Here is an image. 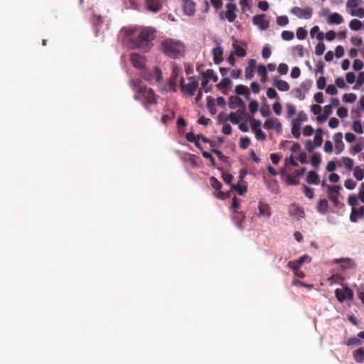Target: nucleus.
<instances>
[{
  "label": "nucleus",
  "instance_id": "7ed1b4c3",
  "mask_svg": "<svg viewBox=\"0 0 364 364\" xmlns=\"http://www.w3.org/2000/svg\"><path fill=\"white\" fill-rule=\"evenodd\" d=\"M160 48L165 55L173 59L183 57L186 51V46L182 41L170 38L161 41Z\"/></svg>",
  "mask_w": 364,
  "mask_h": 364
},
{
  "label": "nucleus",
  "instance_id": "f8f14e48",
  "mask_svg": "<svg viewBox=\"0 0 364 364\" xmlns=\"http://www.w3.org/2000/svg\"><path fill=\"white\" fill-rule=\"evenodd\" d=\"M265 14L255 15L252 18V22L255 25L258 26L262 31L267 30L269 27V22L264 19Z\"/></svg>",
  "mask_w": 364,
  "mask_h": 364
},
{
  "label": "nucleus",
  "instance_id": "680f3d73",
  "mask_svg": "<svg viewBox=\"0 0 364 364\" xmlns=\"http://www.w3.org/2000/svg\"><path fill=\"white\" fill-rule=\"evenodd\" d=\"M259 107V104L256 100L251 101L249 105V109L252 114H254L257 112Z\"/></svg>",
  "mask_w": 364,
  "mask_h": 364
},
{
  "label": "nucleus",
  "instance_id": "de8ad7c7",
  "mask_svg": "<svg viewBox=\"0 0 364 364\" xmlns=\"http://www.w3.org/2000/svg\"><path fill=\"white\" fill-rule=\"evenodd\" d=\"M352 127L353 130L356 133L362 134L363 132L361 122L359 120L354 121Z\"/></svg>",
  "mask_w": 364,
  "mask_h": 364
},
{
  "label": "nucleus",
  "instance_id": "e433bc0d",
  "mask_svg": "<svg viewBox=\"0 0 364 364\" xmlns=\"http://www.w3.org/2000/svg\"><path fill=\"white\" fill-rule=\"evenodd\" d=\"M349 27L353 31H358L362 28V22L358 19H353L350 21Z\"/></svg>",
  "mask_w": 364,
  "mask_h": 364
},
{
  "label": "nucleus",
  "instance_id": "603ef678",
  "mask_svg": "<svg viewBox=\"0 0 364 364\" xmlns=\"http://www.w3.org/2000/svg\"><path fill=\"white\" fill-rule=\"evenodd\" d=\"M287 118H291L296 114V107L292 105L287 104Z\"/></svg>",
  "mask_w": 364,
  "mask_h": 364
},
{
  "label": "nucleus",
  "instance_id": "cd10ccee",
  "mask_svg": "<svg viewBox=\"0 0 364 364\" xmlns=\"http://www.w3.org/2000/svg\"><path fill=\"white\" fill-rule=\"evenodd\" d=\"M242 183V181H238L236 185H231V189L237 191L238 194L240 196H243L247 191V186Z\"/></svg>",
  "mask_w": 364,
  "mask_h": 364
},
{
  "label": "nucleus",
  "instance_id": "f704fd0d",
  "mask_svg": "<svg viewBox=\"0 0 364 364\" xmlns=\"http://www.w3.org/2000/svg\"><path fill=\"white\" fill-rule=\"evenodd\" d=\"M257 73L259 75L262 77L261 80L264 82L266 80V77L267 76V67L264 65H259L257 67Z\"/></svg>",
  "mask_w": 364,
  "mask_h": 364
},
{
  "label": "nucleus",
  "instance_id": "a19ab883",
  "mask_svg": "<svg viewBox=\"0 0 364 364\" xmlns=\"http://www.w3.org/2000/svg\"><path fill=\"white\" fill-rule=\"evenodd\" d=\"M342 161H343V163L345 166V168L347 169V170H351L353 167V165H354V162H353V160L352 159H350V157H348V156H345V157H343L342 158Z\"/></svg>",
  "mask_w": 364,
  "mask_h": 364
},
{
  "label": "nucleus",
  "instance_id": "a18cd8bd",
  "mask_svg": "<svg viewBox=\"0 0 364 364\" xmlns=\"http://www.w3.org/2000/svg\"><path fill=\"white\" fill-rule=\"evenodd\" d=\"M250 139L247 136L240 139V147L242 149H246L250 145Z\"/></svg>",
  "mask_w": 364,
  "mask_h": 364
},
{
  "label": "nucleus",
  "instance_id": "2f4dec72",
  "mask_svg": "<svg viewBox=\"0 0 364 364\" xmlns=\"http://www.w3.org/2000/svg\"><path fill=\"white\" fill-rule=\"evenodd\" d=\"M200 74L203 75V77H205L207 79L212 80L213 82H216L218 80V77L215 75L213 70L208 69L206 71H201Z\"/></svg>",
  "mask_w": 364,
  "mask_h": 364
},
{
  "label": "nucleus",
  "instance_id": "4c0bfd02",
  "mask_svg": "<svg viewBox=\"0 0 364 364\" xmlns=\"http://www.w3.org/2000/svg\"><path fill=\"white\" fill-rule=\"evenodd\" d=\"M211 152L216 154L217 156L219 158V159L224 162V163H228L229 161H228V157L225 156L222 151H220V150L218 149H211Z\"/></svg>",
  "mask_w": 364,
  "mask_h": 364
},
{
  "label": "nucleus",
  "instance_id": "4be33fe9",
  "mask_svg": "<svg viewBox=\"0 0 364 364\" xmlns=\"http://www.w3.org/2000/svg\"><path fill=\"white\" fill-rule=\"evenodd\" d=\"M259 215L269 218L271 215L270 207L268 204L260 202L259 204Z\"/></svg>",
  "mask_w": 364,
  "mask_h": 364
},
{
  "label": "nucleus",
  "instance_id": "f3484780",
  "mask_svg": "<svg viewBox=\"0 0 364 364\" xmlns=\"http://www.w3.org/2000/svg\"><path fill=\"white\" fill-rule=\"evenodd\" d=\"M184 13L188 16H193L196 13V5L192 0H183Z\"/></svg>",
  "mask_w": 364,
  "mask_h": 364
},
{
  "label": "nucleus",
  "instance_id": "864d4df0",
  "mask_svg": "<svg viewBox=\"0 0 364 364\" xmlns=\"http://www.w3.org/2000/svg\"><path fill=\"white\" fill-rule=\"evenodd\" d=\"M326 49L325 44L323 42L318 43L315 48V53L317 55H321L323 54Z\"/></svg>",
  "mask_w": 364,
  "mask_h": 364
},
{
  "label": "nucleus",
  "instance_id": "79ce46f5",
  "mask_svg": "<svg viewBox=\"0 0 364 364\" xmlns=\"http://www.w3.org/2000/svg\"><path fill=\"white\" fill-rule=\"evenodd\" d=\"M236 94L239 95H244L246 94H249L248 88L243 85H238L236 86L235 90Z\"/></svg>",
  "mask_w": 364,
  "mask_h": 364
},
{
  "label": "nucleus",
  "instance_id": "bf43d9fd",
  "mask_svg": "<svg viewBox=\"0 0 364 364\" xmlns=\"http://www.w3.org/2000/svg\"><path fill=\"white\" fill-rule=\"evenodd\" d=\"M267 95L269 99H274V98H277V100L279 99L277 91L273 87H269L267 89Z\"/></svg>",
  "mask_w": 364,
  "mask_h": 364
},
{
  "label": "nucleus",
  "instance_id": "49530a36",
  "mask_svg": "<svg viewBox=\"0 0 364 364\" xmlns=\"http://www.w3.org/2000/svg\"><path fill=\"white\" fill-rule=\"evenodd\" d=\"M362 341H360V338H357L355 336H352L348 338L346 344L347 346H358L360 345Z\"/></svg>",
  "mask_w": 364,
  "mask_h": 364
},
{
  "label": "nucleus",
  "instance_id": "5701e85b",
  "mask_svg": "<svg viewBox=\"0 0 364 364\" xmlns=\"http://www.w3.org/2000/svg\"><path fill=\"white\" fill-rule=\"evenodd\" d=\"M364 217L363 208H360L356 210L355 208L352 209V211L350 215V220L351 222L355 223L358 218H362Z\"/></svg>",
  "mask_w": 364,
  "mask_h": 364
},
{
  "label": "nucleus",
  "instance_id": "f257e3e1",
  "mask_svg": "<svg viewBox=\"0 0 364 364\" xmlns=\"http://www.w3.org/2000/svg\"><path fill=\"white\" fill-rule=\"evenodd\" d=\"M132 82L136 92L134 95V99L141 101L144 107L148 112H151L150 107L158 102L154 90L151 88L141 85V82L139 80H132Z\"/></svg>",
  "mask_w": 364,
  "mask_h": 364
},
{
  "label": "nucleus",
  "instance_id": "0e129e2a",
  "mask_svg": "<svg viewBox=\"0 0 364 364\" xmlns=\"http://www.w3.org/2000/svg\"><path fill=\"white\" fill-rule=\"evenodd\" d=\"M278 72L281 75H286L289 70V67L286 63H280L277 68Z\"/></svg>",
  "mask_w": 364,
  "mask_h": 364
},
{
  "label": "nucleus",
  "instance_id": "b1692460",
  "mask_svg": "<svg viewBox=\"0 0 364 364\" xmlns=\"http://www.w3.org/2000/svg\"><path fill=\"white\" fill-rule=\"evenodd\" d=\"M328 203L326 199H321L317 205L316 210L317 211L322 214L325 215L328 213Z\"/></svg>",
  "mask_w": 364,
  "mask_h": 364
},
{
  "label": "nucleus",
  "instance_id": "e2e57ef3",
  "mask_svg": "<svg viewBox=\"0 0 364 364\" xmlns=\"http://www.w3.org/2000/svg\"><path fill=\"white\" fill-rule=\"evenodd\" d=\"M254 133H255V137L257 138V140H260V141L266 140L267 136L261 129L254 132Z\"/></svg>",
  "mask_w": 364,
  "mask_h": 364
},
{
  "label": "nucleus",
  "instance_id": "c85d7f7f",
  "mask_svg": "<svg viewBox=\"0 0 364 364\" xmlns=\"http://www.w3.org/2000/svg\"><path fill=\"white\" fill-rule=\"evenodd\" d=\"M354 360L356 363H361L364 362V348H358L353 353Z\"/></svg>",
  "mask_w": 364,
  "mask_h": 364
},
{
  "label": "nucleus",
  "instance_id": "338daca9",
  "mask_svg": "<svg viewBox=\"0 0 364 364\" xmlns=\"http://www.w3.org/2000/svg\"><path fill=\"white\" fill-rule=\"evenodd\" d=\"M356 182L353 181V179H347L345 183V187L348 190H353L356 186Z\"/></svg>",
  "mask_w": 364,
  "mask_h": 364
},
{
  "label": "nucleus",
  "instance_id": "774afa93",
  "mask_svg": "<svg viewBox=\"0 0 364 364\" xmlns=\"http://www.w3.org/2000/svg\"><path fill=\"white\" fill-rule=\"evenodd\" d=\"M271 49L268 45H266L263 47L262 50V55L264 58H268L271 55Z\"/></svg>",
  "mask_w": 364,
  "mask_h": 364
},
{
  "label": "nucleus",
  "instance_id": "0eeeda50",
  "mask_svg": "<svg viewBox=\"0 0 364 364\" xmlns=\"http://www.w3.org/2000/svg\"><path fill=\"white\" fill-rule=\"evenodd\" d=\"M291 13L299 18L309 19L312 16L313 10L309 7L300 8L295 6L291 8Z\"/></svg>",
  "mask_w": 364,
  "mask_h": 364
},
{
  "label": "nucleus",
  "instance_id": "1a4fd4ad",
  "mask_svg": "<svg viewBox=\"0 0 364 364\" xmlns=\"http://www.w3.org/2000/svg\"><path fill=\"white\" fill-rule=\"evenodd\" d=\"M264 128L266 129H274L277 133H280L282 129L281 122L274 117L267 119L264 123Z\"/></svg>",
  "mask_w": 364,
  "mask_h": 364
},
{
  "label": "nucleus",
  "instance_id": "ddd939ff",
  "mask_svg": "<svg viewBox=\"0 0 364 364\" xmlns=\"http://www.w3.org/2000/svg\"><path fill=\"white\" fill-rule=\"evenodd\" d=\"M335 141L336 154H339L344 149V143L343 142V134L341 132L336 133L333 136Z\"/></svg>",
  "mask_w": 364,
  "mask_h": 364
},
{
  "label": "nucleus",
  "instance_id": "72a5a7b5",
  "mask_svg": "<svg viewBox=\"0 0 364 364\" xmlns=\"http://www.w3.org/2000/svg\"><path fill=\"white\" fill-rule=\"evenodd\" d=\"M227 119L230 120L234 124H238L242 119V117L236 112H230L227 117Z\"/></svg>",
  "mask_w": 364,
  "mask_h": 364
},
{
  "label": "nucleus",
  "instance_id": "9d476101",
  "mask_svg": "<svg viewBox=\"0 0 364 364\" xmlns=\"http://www.w3.org/2000/svg\"><path fill=\"white\" fill-rule=\"evenodd\" d=\"M289 214L290 216L296 217L297 220L305 218V212L299 205L294 203L289 208Z\"/></svg>",
  "mask_w": 364,
  "mask_h": 364
},
{
  "label": "nucleus",
  "instance_id": "f03ea898",
  "mask_svg": "<svg viewBox=\"0 0 364 364\" xmlns=\"http://www.w3.org/2000/svg\"><path fill=\"white\" fill-rule=\"evenodd\" d=\"M156 30L151 27L143 28L139 30L136 36L130 37L132 48H139L149 51L152 46V41L156 38Z\"/></svg>",
  "mask_w": 364,
  "mask_h": 364
},
{
  "label": "nucleus",
  "instance_id": "13d9d810",
  "mask_svg": "<svg viewBox=\"0 0 364 364\" xmlns=\"http://www.w3.org/2000/svg\"><path fill=\"white\" fill-rule=\"evenodd\" d=\"M222 178L224 181V182L227 184H231V182L232 181L234 177L231 173H229L228 172H223L222 173Z\"/></svg>",
  "mask_w": 364,
  "mask_h": 364
},
{
  "label": "nucleus",
  "instance_id": "8fccbe9b",
  "mask_svg": "<svg viewBox=\"0 0 364 364\" xmlns=\"http://www.w3.org/2000/svg\"><path fill=\"white\" fill-rule=\"evenodd\" d=\"M174 117L175 112L173 111H171L168 114H166L162 116L161 122L166 124L168 122L173 120Z\"/></svg>",
  "mask_w": 364,
  "mask_h": 364
},
{
  "label": "nucleus",
  "instance_id": "ea45409f",
  "mask_svg": "<svg viewBox=\"0 0 364 364\" xmlns=\"http://www.w3.org/2000/svg\"><path fill=\"white\" fill-rule=\"evenodd\" d=\"M210 182L211 186L215 191L221 190L222 184L215 176H211L210 178Z\"/></svg>",
  "mask_w": 364,
  "mask_h": 364
},
{
  "label": "nucleus",
  "instance_id": "052dcab7",
  "mask_svg": "<svg viewBox=\"0 0 364 364\" xmlns=\"http://www.w3.org/2000/svg\"><path fill=\"white\" fill-rule=\"evenodd\" d=\"M326 92L328 95H335L338 93V90L336 85L331 84L327 86Z\"/></svg>",
  "mask_w": 364,
  "mask_h": 364
},
{
  "label": "nucleus",
  "instance_id": "dca6fc26",
  "mask_svg": "<svg viewBox=\"0 0 364 364\" xmlns=\"http://www.w3.org/2000/svg\"><path fill=\"white\" fill-rule=\"evenodd\" d=\"M229 106L231 109H235L238 107L242 109L246 108L245 102L237 96H231L229 98Z\"/></svg>",
  "mask_w": 364,
  "mask_h": 364
},
{
  "label": "nucleus",
  "instance_id": "c9c22d12",
  "mask_svg": "<svg viewBox=\"0 0 364 364\" xmlns=\"http://www.w3.org/2000/svg\"><path fill=\"white\" fill-rule=\"evenodd\" d=\"M321 159L318 154H315L311 157V164L314 168H318L321 164Z\"/></svg>",
  "mask_w": 364,
  "mask_h": 364
},
{
  "label": "nucleus",
  "instance_id": "4d7b16f0",
  "mask_svg": "<svg viewBox=\"0 0 364 364\" xmlns=\"http://www.w3.org/2000/svg\"><path fill=\"white\" fill-rule=\"evenodd\" d=\"M294 34L292 31H284L282 33V38L284 41H291L294 38Z\"/></svg>",
  "mask_w": 364,
  "mask_h": 364
},
{
  "label": "nucleus",
  "instance_id": "3c124183",
  "mask_svg": "<svg viewBox=\"0 0 364 364\" xmlns=\"http://www.w3.org/2000/svg\"><path fill=\"white\" fill-rule=\"evenodd\" d=\"M363 171L359 166H355L354 168L353 176L358 181H361L363 178Z\"/></svg>",
  "mask_w": 364,
  "mask_h": 364
},
{
  "label": "nucleus",
  "instance_id": "393cba45",
  "mask_svg": "<svg viewBox=\"0 0 364 364\" xmlns=\"http://www.w3.org/2000/svg\"><path fill=\"white\" fill-rule=\"evenodd\" d=\"M306 182L309 184L318 185L320 183L318 175L314 171H310L306 177Z\"/></svg>",
  "mask_w": 364,
  "mask_h": 364
},
{
  "label": "nucleus",
  "instance_id": "6e6552de",
  "mask_svg": "<svg viewBox=\"0 0 364 364\" xmlns=\"http://www.w3.org/2000/svg\"><path fill=\"white\" fill-rule=\"evenodd\" d=\"M328 189V197L333 202L335 206H338L340 196V186H326Z\"/></svg>",
  "mask_w": 364,
  "mask_h": 364
},
{
  "label": "nucleus",
  "instance_id": "423d86ee",
  "mask_svg": "<svg viewBox=\"0 0 364 364\" xmlns=\"http://www.w3.org/2000/svg\"><path fill=\"white\" fill-rule=\"evenodd\" d=\"M335 295L337 299L342 303L346 299L353 300L354 294L352 289L346 286L343 289H336Z\"/></svg>",
  "mask_w": 364,
  "mask_h": 364
},
{
  "label": "nucleus",
  "instance_id": "6ab92c4d",
  "mask_svg": "<svg viewBox=\"0 0 364 364\" xmlns=\"http://www.w3.org/2000/svg\"><path fill=\"white\" fill-rule=\"evenodd\" d=\"M144 77L146 80L154 79L156 82H159L162 80V72L159 68H154L149 76L144 75Z\"/></svg>",
  "mask_w": 364,
  "mask_h": 364
},
{
  "label": "nucleus",
  "instance_id": "9b49d317",
  "mask_svg": "<svg viewBox=\"0 0 364 364\" xmlns=\"http://www.w3.org/2000/svg\"><path fill=\"white\" fill-rule=\"evenodd\" d=\"M129 60L134 67L138 69H143L145 66L144 57L136 53L130 54Z\"/></svg>",
  "mask_w": 364,
  "mask_h": 364
},
{
  "label": "nucleus",
  "instance_id": "aec40b11",
  "mask_svg": "<svg viewBox=\"0 0 364 364\" xmlns=\"http://www.w3.org/2000/svg\"><path fill=\"white\" fill-rule=\"evenodd\" d=\"M333 262L336 264L341 263L340 267L343 270L353 268L355 266L354 262L349 258L335 259Z\"/></svg>",
  "mask_w": 364,
  "mask_h": 364
},
{
  "label": "nucleus",
  "instance_id": "473e14b6",
  "mask_svg": "<svg viewBox=\"0 0 364 364\" xmlns=\"http://www.w3.org/2000/svg\"><path fill=\"white\" fill-rule=\"evenodd\" d=\"M232 85L231 80L228 77H224L221 81L217 85V87L220 90L230 87Z\"/></svg>",
  "mask_w": 364,
  "mask_h": 364
},
{
  "label": "nucleus",
  "instance_id": "37998d69",
  "mask_svg": "<svg viewBox=\"0 0 364 364\" xmlns=\"http://www.w3.org/2000/svg\"><path fill=\"white\" fill-rule=\"evenodd\" d=\"M303 191H304V193L305 194V196L310 198V199H312L314 198V189L307 186L305 184H303Z\"/></svg>",
  "mask_w": 364,
  "mask_h": 364
},
{
  "label": "nucleus",
  "instance_id": "c03bdc74",
  "mask_svg": "<svg viewBox=\"0 0 364 364\" xmlns=\"http://www.w3.org/2000/svg\"><path fill=\"white\" fill-rule=\"evenodd\" d=\"M287 183L291 186H296L299 183V180L296 176L288 174L287 176Z\"/></svg>",
  "mask_w": 364,
  "mask_h": 364
},
{
  "label": "nucleus",
  "instance_id": "39448f33",
  "mask_svg": "<svg viewBox=\"0 0 364 364\" xmlns=\"http://www.w3.org/2000/svg\"><path fill=\"white\" fill-rule=\"evenodd\" d=\"M191 80H193L187 85H185L183 77L181 79V90L182 92H184L189 96H193L198 88V82L193 80V77H191Z\"/></svg>",
  "mask_w": 364,
  "mask_h": 364
},
{
  "label": "nucleus",
  "instance_id": "09e8293b",
  "mask_svg": "<svg viewBox=\"0 0 364 364\" xmlns=\"http://www.w3.org/2000/svg\"><path fill=\"white\" fill-rule=\"evenodd\" d=\"M350 14L353 16H358L359 18L364 17V9L358 8L357 9H352L349 11Z\"/></svg>",
  "mask_w": 364,
  "mask_h": 364
},
{
  "label": "nucleus",
  "instance_id": "58836bf2",
  "mask_svg": "<svg viewBox=\"0 0 364 364\" xmlns=\"http://www.w3.org/2000/svg\"><path fill=\"white\" fill-rule=\"evenodd\" d=\"M357 96L354 93H346L343 95V101L348 103H353L356 100Z\"/></svg>",
  "mask_w": 364,
  "mask_h": 364
},
{
  "label": "nucleus",
  "instance_id": "a878e982",
  "mask_svg": "<svg viewBox=\"0 0 364 364\" xmlns=\"http://www.w3.org/2000/svg\"><path fill=\"white\" fill-rule=\"evenodd\" d=\"M274 85L282 92L288 91L290 88L289 83L283 80L274 79Z\"/></svg>",
  "mask_w": 364,
  "mask_h": 364
},
{
  "label": "nucleus",
  "instance_id": "69168bd1",
  "mask_svg": "<svg viewBox=\"0 0 364 364\" xmlns=\"http://www.w3.org/2000/svg\"><path fill=\"white\" fill-rule=\"evenodd\" d=\"M277 23L279 26H286L289 23V18L287 16H281L277 18Z\"/></svg>",
  "mask_w": 364,
  "mask_h": 364
},
{
  "label": "nucleus",
  "instance_id": "bb28decb",
  "mask_svg": "<svg viewBox=\"0 0 364 364\" xmlns=\"http://www.w3.org/2000/svg\"><path fill=\"white\" fill-rule=\"evenodd\" d=\"M232 46L234 47L235 49V50L232 52L234 53V55H235L238 57L243 58L247 55L245 48L237 45L236 40H234V42L232 43Z\"/></svg>",
  "mask_w": 364,
  "mask_h": 364
},
{
  "label": "nucleus",
  "instance_id": "a211bd4d",
  "mask_svg": "<svg viewBox=\"0 0 364 364\" xmlns=\"http://www.w3.org/2000/svg\"><path fill=\"white\" fill-rule=\"evenodd\" d=\"M213 56V61L215 64H220L223 60L222 56L223 55V48L218 46L212 49L211 51Z\"/></svg>",
  "mask_w": 364,
  "mask_h": 364
},
{
  "label": "nucleus",
  "instance_id": "7c9ffc66",
  "mask_svg": "<svg viewBox=\"0 0 364 364\" xmlns=\"http://www.w3.org/2000/svg\"><path fill=\"white\" fill-rule=\"evenodd\" d=\"M323 131L321 128H318L316 130L314 136V144L316 146H321L323 143Z\"/></svg>",
  "mask_w": 364,
  "mask_h": 364
},
{
  "label": "nucleus",
  "instance_id": "c756f323",
  "mask_svg": "<svg viewBox=\"0 0 364 364\" xmlns=\"http://www.w3.org/2000/svg\"><path fill=\"white\" fill-rule=\"evenodd\" d=\"M343 21V18L338 13H333L328 18V23L341 24Z\"/></svg>",
  "mask_w": 364,
  "mask_h": 364
},
{
  "label": "nucleus",
  "instance_id": "412c9836",
  "mask_svg": "<svg viewBox=\"0 0 364 364\" xmlns=\"http://www.w3.org/2000/svg\"><path fill=\"white\" fill-rule=\"evenodd\" d=\"M256 60L250 59L248 60L247 66L245 68V74L247 79H251L254 76Z\"/></svg>",
  "mask_w": 364,
  "mask_h": 364
},
{
  "label": "nucleus",
  "instance_id": "6e6d98bb",
  "mask_svg": "<svg viewBox=\"0 0 364 364\" xmlns=\"http://www.w3.org/2000/svg\"><path fill=\"white\" fill-rule=\"evenodd\" d=\"M296 36L300 40L306 38L307 36V31L302 27L299 28L296 30Z\"/></svg>",
  "mask_w": 364,
  "mask_h": 364
},
{
  "label": "nucleus",
  "instance_id": "4468645a",
  "mask_svg": "<svg viewBox=\"0 0 364 364\" xmlns=\"http://www.w3.org/2000/svg\"><path fill=\"white\" fill-rule=\"evenodd\" d=\"M146 9L153 13H157L161 9V4L159 0H146Z\"/></svg>",
  "mask_w": 364,
  "mask_h": 364
},
{
  "label": "nucleus",
  "instance_id": "5fc2aeb1",
  "mask_svg": "<svg viewBox=\"0 0 364 364\" xmlns=\"http://www.w3.org/2000/svg\"><path fill=\"white\" fill-rule=\"evenodd\" d=\"M360 0H348L346 7L350 10L358 8Z\"/></svg>",
  "mask_w": 364,
  "mask_h": 364
},
{
  "label": "nucleus",
  "instance_id": "20e7f679",
  "mask_svg": "<svg viewBox=\"0 0 364 364\" xmlns=\"http://www.w3.org/2000/svg\"><path fill=\"white\" fill-rule=\"evenodd\" d=\"M227 11L225 12L221 10L219 12V17L221 21L227 19L229 22L232 23L236 19L235 12L237 11V5L234 2H229L225 5Z\"/></svg>",
  "mask_w": 364,
  "mask_h": 364
},
{
  "label": "nucleus",
  "instance_id": "2eb2a0df",
  "mask_svg": "<svg viewBox=\"0 0 364 364\" xmlns=\"http://www.w3.org/2000/svg\"><path fill=\"white\" fill-rule=\"evenodd\" d=\"M232 219L233 222L235 223V224L237 225V227L240 230H242L244 229L243 225H242V222L245 219V215L242 212L233 211L232 215Z\"/></svg>",
  "mask_w": 364,
  "mask_h": 364
}]
</instances>
